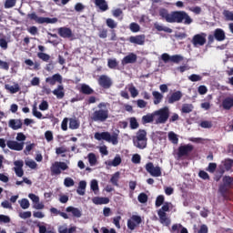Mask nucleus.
Wrapping results in <instances>:
<instances>
[{"label": "nucleus", "mask_w": 233, "mask_h": 233, "mask_svg": "<svg viewBox=\"0 0 233 233\" xmlns=\"http://www.w3.org/2000/svg\"><path fill=\"white\" fill-rule=\"evenodd\" d=\"M51 176H60L62 171L68 170V165L66 162L56 161L50 167Z\"/></svg>", "instance_id": "9"}, {"label": "nucleus", "mask_w": 233, "mask_h": 233, "mask_svg": "<svg viewBox=\"0 0 233 233\" xmlns=\"http://www.w3.org/2000/svg\"><path fill=\"white\" fill-rule=\"evenodd\" d=\"M223 15L226 21H233V11L224 10Z\"/></svg>", "instance_id": "47"}, {"label": "nucleus", "mask_w": 233, "mask_h": 233, "mask_svg": "<svg viewBox=\"0 0 233 233\" xmlns=\"http://www.w3.org/2000/svg\"><path fill=\"white\" fill-rule=\"evenodd\" d=\"M92 202L95 205H108V203H110V198L103 197H95L92 198Z\"/></svg>", "instance_id": "25"}, {"label": "nucleus", "mask_w": 233, "mask_h": 233, "mask_svg": "<svg viewBox=\"0 0 233 233\" xmlns=\"http://www.w3.org/2000/svg\"><path fill=\"white\" fill-rule=\"evenodd\" d=\"M161 59L165 63H175L176 65H179V63H181V61H183L185 57H183V56L181 55L170 56L168 55V53H164L161 55Z\"/></svg>", "instance_id": "10"}, {"label": "nucleus", "mask_w": 233, "mask_h": 233, "mask_svg": "<svg viewBox=\"0 0 233 233\" xmlns=\"http://www.w3.org/2000/svg\"><path fill=\"white\" fill-rule=\"evenodd\" d=\"M106 24V26H108V28H111L112 30H114V28H117V23H116V21H114V19L112 18H107Z\"/></svg>", "instance_id": "45"}, {"label": "nucleus", "mask_w": 233, "mask_h": 233, "mask_svg": "<svg viewBox=\"0 0 233 233\" xmlns=\"http://www.w3.org/2000/svg\"><path fill=\"white\" fill-rule=\"evenodd\" d=\"M198 92L200 96H205V94L208 92V89L207 88V86H200L198 88Z\"/></svg>", "instance_id": "62"}, {"label": "nucleus", "mask_w": 233, "mask_h": 233, "mask_svg": "<svg viewBox=\"0 0 233 233\" xmlns=\"http://www.w3.org/2000/svg\"><path fill=\"white\" fill-rule=\"evenodd\" d=\"M121 176V173L119 171L113 174V176L110 178V183L114 185V187H119V177Z\"/></svg>", "instance_id": "33"}, {"label": "nucleus", "mask_w": 233, "mask_h": 233, "mask_svg": "<svg viewBox=\"0 0 233 233\" xmlns=\"http://www.w3.org/2000/svg\"><path fill=\"white\" fill-rule=\"evenodd\" d=\"M194 150V146L192 144H187L184 146H180L178 147L177 156L178 157H185V156H188Z\"/></svg>", "instance_id": "14"}, {"label": "nucleus", "mask_w": 233, "mask_h": 233, "mask_svg": "<svg viewBox=\"0 0 233 233\" xmlns=\"http://www.w3.org/2000/svg\"><path fill=\"white\" fill-rule=\"evenodd\" d=\"M28 19L31 21H35L38 25H56L57 23L58 19L56 17L54 18H48V17H43V16H37V14L31 13L27 15Z\"/></svg>", "instance_id": "7"}, {"label": "nucleus", "mask_w": 233, "mask_h": 233, "mask_svg": "<svg viewBox=\"0 0 233 233\" xmlns=\"http://www.w3.org/2000/svg\"><path fill=\"white\" fill-rule=\"evenodd\" d=\"M189 81H192V83H196L197 81H201L202 77L199 75L192 74L188 76Z\"/></svg>", "instance_id": "56"}, {"label": "nucleus", "mask_w": 233, "mask_h": 233, "mask_svg": "<svg viewBox=\"0 0 233 233\" xmlns=\"http://www.w3.org/2000/svg\"><path fill=\"white\" fill-rule=\"evenodd\" d=\"M168 139L170 142H172L174 145H177L179 138H177V135L174 132L168 133Z\"/></svg>", "instance_id": "44"}, {"label": "nucleus", "mask_w": 233, "mask_h": 233, "mask_svg": "<svg viewBox=\"0 0 233 233\" xmlns=\"http://www.w3.org/2000/svg\"><path fill=\"white\" fill-rule=\"evenodd\" d=\"M232 188H233V177L225 175L222 177V184L218 187V191L221 194L222 198H227V194H228V190H232Z\"/></svg>", "instance_id": "4"}, {"label": "nucleus", "mask_w": 233, "mask_h": 233, "mask_svg": "<svg viewBox=\"0 0 233 233\" xmlns=\"http://www.w3.org/2000/svg\"><path fill=\"white\" fill-rule=\"evenodd\" d=\"M158 14L167 23H183V25H192L194 23V19L185 11H172L169 13L166 8H162Z\"/></svg>", "instance_id": "1"}, {"label": "nucleus", "mask_w": 233, "mask_h": 233, "mask_svg": "<svg viewBox=\"0 0 233 233\" xmlns=\"http://www.w3.org/2000/svg\"><path fill=\"white\" fill-rule=\"evenodd\" d=\"M58 35H60V37H63L64 39H70L71 37H74L72 29L68 27L58 28Z\"/></svg>", "instance_id": "18"}, {"label": "nucleus", "mask_w": 233, "mask_h": 233, "mask_svg": "<svg viewBox=\"0 0 233 233\" xmlns=\"http://www.w3.org/2000/svg\"><path fill=\"white\" fill-rule=\"evenodd\" d=\"M199 127H201V128H212V121L204 120L200 122Z\"/></svg>", "instance_id": "53"}, {"label": "nucleus", "mask_w": 233, "mask_h": 233, "mask_svg": "<svg viewBox=\"0 0 233 233\" xmlns=\"http://www.w3.org/2000/svg\"><path fill=\"white\" fill-rule=\"evenodd\" d=\"M152 96L154 97V105H159L163 101V94L158 91H153Z\"/></svg>", "instance_id": "32"}, {"label": "nucleus", "mask_w": 233, "mask_h": 233, "mask_svg": "<svg viewBox=\"0 0 233 233\" xmlns=\"http://www.w3.org/2000/svg\"><path fill=\"white\" fill-rule=\"evenodd\" d=\"M157 214H158V218L161 225H165L166 227H170V223H172V220L168 218V217L167 216V213L163 211H157Z\"/></svg>", "instance_id": "20"}, {"label": "nucleus", "mask_w": 233, "mask_h": 233, "mask_svg": "<svg viewBox=\"0 0 233 233\" xmlns=\"http://www.w3.org/2000/svg\"><path fill=\"white\" fill-rule=\"evenodd\" d=\"M45 137L47 143H50V141H54V133L52 131H46Z\"/></svg>", "instance_id": "58"}, {"label": "nucleus", "mask_w": 233, "mask_h": 233, "mask_svg": "<svg viewBox=\"0 0 233 233\" xmlns=\"http://www.w3.org/2000/svg\"><path fill=\"white\" fill-rule=\"evenodd\" d=\"M129 29L133 32V34H137V32L141 30V26L139 25V24L132 22L129 25Z\"/></svg>", "instance_id": "40"}, {"label": "nucleus", "mask_w": 233, "mask_h": 233, "mask_svg": "<svg viewBox=\"0 0 233 233\" xmlns=\"http://www.w3.org/2000/svg\"><path fill=\"white\" fill-rule=\"evenodd\" d=\"M191 43L194 46H203L207 43V34L201 33L195 35Z\"/></svg>", "instance_id": "12"}, {"label": "nucleus", "mask_w": 233, "mask_h": 233, "mask_svg": "<svg viewBox=\"0 0 233 233\" xmlns=\"http://www.w3.org/2000/svg\"><path fill=\"white\" fill-rule=\"evenodd\" d=\"M78 90L80 94H84V96H92V94H95V91L93 90V88L86 84H82L78 88Z\"/></svg>", "instance_id": "23"}, {"label": "nucleus", "mask_w": 233, "mask_h": 233, "mask_svg": "<svg viewBox=\"0 0 233 233\" xmlns=\"http://www.w3.org/2000/svg\"><path fill=\"white\" fill-rule=\"evenodd\" d=\"M136 61H137V55L131 53L123 58L122 65H132Z\"/></svg>", "instance_id": "22"}, {"label": "nucleus", "mask_w": 233, "mask_h": 233, "mask_svg": "<svg viewBox=\"0 0 233 233\" xmlns=\"http://www.w3.org/2000/svg\"><path fill=\"white\" fill-rule=\"evenodd\" d=\"M182 97H183V93L178 90L171 93L170 95H167L166 96V101L167 103H168V105H174V103H177V101H181Z\"/></svg>", "instance_id": "13"}, {"label": "nucleus", "mask_w": 233, "mask_h": 233, "mask_svg": "<svg viewBox=\"0 0 233 233\" xmlns=\"http://www.w3.org/2000/svg\"><path fill=\"white\" fill-rule=\"evenodd\" d=\"M90 187H91V190H93V192H95V194H96V192H97V190H99V184L97 183V180H96V179H93L91 181Z\"/></svg>", "instance_id": "54"}, {"label": "nucleus", "mask_w": 233, "mask_h": 233, "mask_svg": "<svg viewBox=\"0 0 233 233\" xmlns=\"http://www.w3.org/2000/svg\"><path fill=\"white\" fill-rule=\"evenodd\" d=\"M48 102L46 100H43L39 105V110L45 112V110H48Z\"/></svg>", "instance_id": "59"}, {"label": "nucleus", "mask_w": 233, "mask_h": 233, "mask_svg": "<svg viewBox=\"0 0 233 233\" xmlns=\"http://www.w3.org/2000/svg\"><path fill=\"white\" fill-rule=\"evenodd\" d=\"M147 37L145 35H132L128 38L129 43H132V45H138V46H143L145 45V39Z\"/></svg>", "instance_id": "17"}, {"label": "nucleus", "mask_w": 233, "mask_h": 233, "mask_svg": "<svg viewBox=\"0 0 233 233\" xmlns=\"http://www.w3.org/2000/svg\"><path fill=\"white\" fill-rule=\"evenodd\" d=\"M15 0H5V8H14L15 6Z\"/></svg>", "instance_id": "60"}, {"label": "nucleus", "mask_w": 233, "mask_h": 233, "mask_svg": "<svg viewBox=\"0 0 233 233\" xmlns=\"http://www.w3.org/2000/svg\"><path fill=\"white\" fill-rule=\"evenodd\" d=\"M20 204L21 208L24 210H26V208H30V201H28L27 198H22L21 200L18 201Z\"/></svg>", "instance_id": "42"}, {"label": "nucleus", "mask_w": 233, "mask_h": 233, "mask_svg": "<svg viewBox=\"0 0 233 233\" xmlns=\"http://www.w3.org/2000/svg\"><path fill=\"white\" fill-rule=\"evenodd\" d=\"M0 68L8 71L10 70V64L0 59Z\"/></svg>", "instance_id": "57"}, {"label": "nucleus", "mask_w": 233, "mask_h": 233, "mask_svg": "<svg viewBox=\"0 0 233 233\" xmlns=\"http://www.w3.org/2000/svg\"><path fill=\"white\" fill-rule=\"evenodd\" d=\"M112 167H119L121 165V157H116L112 162H111Z\"/></svg>", "instance_id": "64"}, {"label": "nucleus", "mask_w": 233, "mask_h": 233, "mask_svg": "<svg viewBox=\"0 0 233 233\" xmlns=\"http://www.w3.org/2000/svg\"><path fill=\"white\" fill-rule=\"evenodd\" d=\"M198 176L199 177H201V179H204L205 181H210V176L208 175V173H207V171H199Z\"/></svg>", "instance_id": "52"}, {"label": "nucleus", "mask_w": 233, "mask_h": 233, "mask_svg": "<svg viewBox=\"0 0 233 233\" xmlns=\"http://www.w3.org/2000/svg\"><path fill=\"white\" fill-rule=\"evenodd\" d=\"M37 58L41 59L45 63H48L50 61V55L46 53H37Z\"/></svg>", "instance_id": "43"}, {"label": "nucleus", "mask_w": 233, "mask_h": 233, "mask_svg": "<svg viewBox=\"0 0 233 233\" xmlns=\"http://www.w3.org/2000/svg\"><path fill=\"white\" fill-rule=\"evenodd\" d=\"M19 218L21 219H28V218H32V212L31 211H24L19 213Z\"/></svg>", "instance_id": "55"}, {"label": "nucleus", "mask_w": 233, "mask_h": 233, "mask_svg": "<svg viewBox=\"0 0 233 233\" xmlns=\"http://www.w3.org/2000/svg\"><path fill=\"white\" fill-rule=\"evenodd\" d=\"M5 90H9L10 94H17L21 87H19V84H15V86L5 85Z\"/></svg>", "instance_id": "34"}, {"label": "nucleus", "mask_w": 233, "mask_h": 233, "mask_svg": "<svg viewBox=\"0 0 233 233\" xmlns=\"http://www.w3.org/2000/svg\"><path fill=\"white\" fill-rule=\"evenodd\" d=\"M95 139H96L97 141H106L107 143H112V145H117V143H119V135H117V133H113L112 135H110V133L108 131L106 132H96L95 133Z\"/></svg>", "instance_id": "3"}, {"label": "nucleus", "mask_w": 233, "mask_h": 233, "mask_svg": "<svg viewBox=\"0 0 233 233\" xmlns=\"http://www.w3.org/2000/svg\"><path fill=\"white\" fill-rule=\"evenodd\" d=\"M164 203H165V196L159 195L158 197H157L156 203H155L157 208L161 207V205H163Z\"/></svg>", "instance_id": "49"}, {"label": "nucleus", "mask_w": 233, "mask_h": 233, "mask_svg": "<svg viewBox=\"0 0 233 233\" xmlns=\"http://www.w3.org/2000/svg\"><path fill=\"white\" fill-rule=\"evenodd\" d=\"M129 92L131 94V97H137V96L139 95V92L137 91V89L134 86H131L129 87Z\"/></svg>", "instance_id": "61"}, {"label": "nucleus", "mask_w": 233, "mask_h": 233, "mask_svg": "<svg viewBox=\"0 0 233 233\" xmlns=\"http://www.w3.org/2000/svg\"><path fill=\"white\" fill-rule=\"evenodd\" d=\"M129 125L131 130H136L137 128H139V123L137 122V119H136V117L129 118Z\"/></svg>", "instance_id": "41"}, {"label": "nucleus", "mask_w": 233, "mask_h": 233, "mask_svg": "<svg viewBox=\"0 0 233 233\" xmlns=\"http://www.w3.org/2000/svg\"><path fill=\"white\" fill-rule=\"evenodd\" d=\"M6 145L10 150H15L16 152H21L25 148V142H17L15 140H7Z\"/></svg>", "instance_id": "16"}, {"label": "nucleus", "mask_w": 233, "mask_h": 233, "mask_svg": "<svg viewBox=\"0 0 233 233\" xmlns=\"http://www.w3.org/2000/svg\"><path fill=\"white\" fill-rule=\"evenodd\" d=\"M147 131L145 129H139L137 132V137L133 138L134 146L137 147V148H147Z\"/></svg>", "instance_id": "6"}, {"label": "nucleus", "mask_w": 233, "mask_h": 233, "mask_svg": "<svg viewBox=\"0 0 233 233\" xmlns=\"http://www.w3.org/2000/svg\"><path fill=\"white\" fill-rule=\"evenodd\" d=\"M221 164L224 166L226 172H233V159L226 158L221 161Z\"/></svg>", "instance_id": "26"}, {"label": "nucleus", "mask_w": 233, "mask_h": 233, "mask_svg": "<svg viewBox=\"0 0 233 233\" xmlns=\"http://www.w3.org/2000/svg\"><path fill=\"white\" fill-rule=\"evenodd\" d=\"M86 190V181L81 180L78 184L76 192L79 196H85Z\"/></svg>", "instance_id": "30"}, {"label": "nucleus", "mask_w": 233, "mask_h": 233, "mask_svg": "<svg viewBox=\"0 0 233 233\" xmlns=\"http://www.w3.org/2000/svg\"><path fill=\"white\" fill-rule=\"evenodd\" d=\"M145 168L147 172H148V174H150V176H152L153 177H161V167L158 166L154 167V163L148 162L147 164H146Z\"/></svg>", "instance_id": "11"}, {"label": "nucleus", "mask_w": 233, "mask_h": 233, "mask_svg": "<svg viewBox=\"0 0 233 233\" xmlns=\"http://www.w3.org/2000/svg\"><path fill=\"white\" fill-rule=\"evenodd\" d=\"M182 227H183V225H181V224H174L170 228V232L171 233H180Z\"/></svg>", "instance_id": "48"}, {"label": "nucleus", "mask_w": 233, "mask_h": 233, "mask_svg": "<svg viewBox=\"0 0 233 233\" xmlns=\"http://www.w3.org/2000/svg\"><path fill=\"white\" fill-rule=\"evenodd\" d=\"M66 212H71L74 218H81V216H83V213L80 211L79 208H74L72 206L67 207L66 208Z\"/></svg>", "instance_id": "27"}, {"label": "nucleus", "mask_w": 233, "mask_h": 233, "mask_svg": "<svg viewBox=\"0 0 233 233\" xmlns=\"http://www.w3.org/2000/svg\"><path fill=\"white\" fill-rule=\"evenodd\" d=\"M8 127L9 128H12V130H19L20 128H23V121H21V119H10Z\"/></svg>", "instance_id": "21"}, {"label": "nucleus", "mask_w": 233, "mask_h": 233, "mask_svg": "<svg viewBox=\"0 0 233 233\" xmlns=\"http://www.w3.org/2000/svg\"><path fill=\"white\" fill-rule=\"evenodd\" d=\"M214 39L219 43H221V41H225V39H227L225 30L221 28L215 29L213 35H208V45H212V43H214Z\"/></svg>", "instance_id": "8"}, {"label": "nucleus", "mask_w": 233, "mask_h": 233, "mask_svg": "<svg viewBox=\"0 0 233 233\" xmlns=\"http://www.w3.org/2000/svg\"><path fill=\"white\" fill-rule=\"evenodd\" d=\"M52 94L56 96V99H63V97H65V86L58 85L57 87L52 91Z\"/></svg>", "instance_id": "24"}, {"label": "nucleus", "mask_w": 233, "mask_h": 233, "mask_svg": "<svg viewBox=\"0 0 233 233\" xmlns=\"http://www.w3.org/2000/svg\"><path fill=\"white\" fill-rule=\"evenodd\" d=\"M156 116H157V118L155 119V125H165L168 121V117H170V109H168V106L162 107L155 111Z\"/></svg>", "instance_id": "5"}, {"label": "nucleus", "mask_w": 233, "mask_h": 233, "mask_svg": "<svg viewBox=\"0 0 233 233\" xmlns=\"http://www.w3.org/2000/svg\"><path fill=\"white\" fill-rule=\"evenodd\" d=\"M119 65V62H117V59L116 58H109L107 59V66L108 68H111L112 70H115V68H117V66Z\"/></svg>", "instance_id": "38"}, {"label": "nucleus", "mask_w": 233, "mask_h": 233, "mask_svg": "<svg viewBox=\"0 0 233 233\" xmlns=\"http://www.w3.org/2000/svg\"><path fill=\"white\" fill-rule=\"evenodd\" d=\"M87 158H88V163L90 167H96V165H97V157H96V154L89 153L87 155Z\"/></svg>", "instance_id": "37"}, {"label": "nucleus", "mask_w": 233, "mask_h": 233, "mask_svg": "<svg viewBox=\"0 0 233 233\" xmlns=\"http://www.w3.org/2000/svg\"><path fill=\"white\" fill-rule=\"evenodd\" d=\"M46 83H48L51 85V86H54L56 83H63V76L61 75L55 74L52 76H48L46 78Z\"/></svg>", "instance_id": "19"}, {"label": "nucleus", "mask_w": 233, "mask_h": 233, "mask_svg": "<svg viewBox=\"0 0 233 233\" xmlns=\"http://www.w3.org/2000/svg\"><path fill=\"white\" fill-rule=\"evenodd\" d=\"M96 110L91 114V121L95 123H105L109 117V111L106 109V103L101 102L97 105ZM106 108V109H103Z\"/></svg>", "instance_id": "2"}, {"label": "nucleus", "mask_w": 233, "mask_h": 233, "mask_svg": "<svg viewBox=\"0 0 233 233\" xmlns=\"http://www.w3.org/2000/svg\"><path fill=\"white\" fill-rule=\"evenodd\" d=\"M137 199L139 203H147V201H148V196L146 193H140Z\"/></svg>", "instance_id": "51"}, {"label": "nucleus", "mask_w": 233, "mask_h": 233, "mask_svg": "<svg viewBox=\"0 0 233 233\" xmlns=\"http://www.w3.org/2000/svg\"><path fill=\"white\" fill-rule=\"evenodd\" d=\"M97 81L102 88L108 89L112 86V79L106 75H101Z\"/></svg>", "instance_id": "15"}, {"label": "nucleus", "mask_w": 233, "mask_h": 233, "mask_svg": "<svg viewBox=\"0 0 233 233\" xmlns=\"http://www.w3.org/2000/svg\"><path fill=\"white\" fill-rule=\"evenodd\" d=\"M81 127V122L76 118H69V128L71 130H77Z\"/></svg>", "instance_id": "31"}, {"label": "nucleus", "mask_w": 233, "mask_h": 233, "mask_svg": "<svg viewBox=\"0 0 233 233\" xmlns=\"http://www.w3.org/2000/svg\"><path fill=\"white\" fill-rule=\"evenodd\" d=\"M154 27L157 32H167V34H172L173 30L170 27L163 26L159 24H155Z\"/></svg>", "instance_id": "35"}, {"label": "nucleus", "mask_w": 233, "mask_h": 233, "mask_svg": "<svg viewBox=\"0 0 233 233\" xmlns=\"http://www.w3.org/2000/svg\"><path fill=\"white\" fill-rule=\"evenodd\" d=\"M64 185L66 187H74L76 185V182L72 179V177H66L64 180Z\"/></svg>", "instance_id": "50"}, {"label": "nucleus", "mask_w": 233, "mask_h": 233, "mask_svg": "<svg viewBox=\"0 0 233 233\" xmlns=\"http://www.w3.org/2000/svg\"><path fill=\"white\" fill-rule=\"evenodd\" d=\"M224 110H230L233 106V96H228L222 101Z\"/></svg>", "instance_id": "28"}, {"label": "nucleus", "mask_w": 233, "mask_h": 233, "mask_svg": "<svg viewBox=\"0 0 233 233\" xmlns=\"http://www.w3.org/2000/svg\"><path fill=\"white\" fill-rule=\"evenodd\" d=\"M216 168H218V164L211 162L208 164L206 170H207V172H209L210 174H214V172H216Z\"/></svg>", "instance_id": "46"}, {"label": "nucleus", "mask_w": 233, "mask_h": 233, "mask_svg": "<svg viewBox=\"0 0 233 233\" xmlns=\"http://www.w3.org/2000/svg\"><path fill=\"white\" fill-rule=\"evenodd\" d=\"M95 5L99 7L102 12H106V10H108L106 0H95Z\"/></svg>", "instance_id": "29"}, {"label": "nucleus", "mask_w": 233, "mask_h": 233, "mask_svg": "<svg viewBox=\"0 0 233 233\" xmlns=\"http://www.w3.org/2000/svg\"><path fill=\"white\" fill-rule=\"evenodd\" d=\"M192 110H194V106H192V104H184L181 112L182 114H190Z\"/></svg>", "instance_id": "39"}, {"label": "nucleus", "mask_w": 233, "mask_h": 233, "mask_svg": "<svg viewBox=\"0 0 233 233\" xmlns=\"http://www.w3.org/2000/svg\"><path fill=\"white\" fill-rule=\"evenodd\" d=\"M26 167H29V168L35 169L37 168V163L34 160H27L25 162Z\"/></svg>", "instance_id": "63"}, {"label": "nucleus", "mask_w": 233, "mask_h": 233, "mask_svg": "<svg viewBox=\"0 0 233 233\" xmlns=\"http://www.w3.org/2000/svg\"><path fill=\"white\" fill-rule=\"evenodd\" d=\"M154 119H156L155 112L152 113V114H147V115L142 116V122L144 124L154 123Z\"/></svg>", "instance_id": "36"}]
</instances>
